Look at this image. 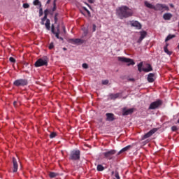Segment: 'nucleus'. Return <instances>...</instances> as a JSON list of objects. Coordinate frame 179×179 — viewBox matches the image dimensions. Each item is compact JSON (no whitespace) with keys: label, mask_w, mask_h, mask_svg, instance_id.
<instances>
[{"label":"nucleus","mask_w":179,"mask_h":179,"mask_svg":"<svg viewBox=\"0 0 179 179\" xmlns=\"http://www.w3.org/2000/svg\"><path fill=\"white\" fill-rule=\"evenodd\" d=\"M145 6H146V8H148L149 9H154L155 10V5L149 3L148 1H145L144 2Z\"/></svg>","instance_id":"nucleus-19"},{"label":"nucleus","mask_w":179,"mask_h":179,"mask_svg":"<svg viewBox=\"0 0 179 179\" xmlns=\"http://www.w3.org/2000/svg\"><path fill=\"white\" fill-rule=\"evenodd\" d=\"M49 177H50V178H54L57 177V173H55L54 172H50L49 173Z\"/></svg>","instance_id":"nucleus-27"},{"label":"nucleus","mask_w":179,"mask_h":179,"mask_svg":"<svg viewBox=\"0 0 179 179\" xmlns=\"http://www.w3.org/2000/svg\"><path fill=\"white\" fill-rule=\"evenodd\" d=\"M47 3H50V0H48V1H47Z\"/></svg>","instance_id":"nucleus-44"},{"label":"nucleus","mask_w":179,"mask_h":179,"mask_svg":"<svg viewBox=\"0 0 179 179\" xmlns=\"http://www.w3.org/2000/svg\"><path fill=\"white\" fill-rule=\"evenodd\" d=\"M85 4L87 5V6H88L89 8H90V6L89 4H87V3H85Z\"/></svg>","instance_id":"nucleus-43"},{"label":"nucleus","mask_w":179,"mask_h":179,"mask_svg":"<svg viewBox=\"0 0 179 179\" xmlns=\"http://www.w3.org/2000/svg\"><path fill=\"white\" fill-rule=\"evenodd\" d=\"M88 2H90V3H94V0H88Z\"/></svg>","instance_id":"nucleus-41"},{"label":"nucleus","mask_w":179,"mask_h":179,"mask_svg":"<svg viewBox=\"0 0 179 179\" xmlns=\"http://www.w3.org/2000/svg\"><path fill=\"white\" fill-rule=\"evenodd\" d=\"M132 113H134V108L127 109L124 108L122 110V115H129V114H132Z\"/></svg>","instance_id":"nucleus-16"},{"label":"nucleus","mask_w":179,"mask_h":179,"mask_svg":"<svg viewBox=\"0 0 179 179\" xmlns=\"http://www.w3.org/2000/svg\"><path fill=\"white\" fill-rule=\"evenodd\" d=\"M55 136H57V133H55V132H52L50 135V138H55Z\"/></svg>","instance_id":"nucleus-29"},{"label":"nucleus","mask_w":179,"mask_h":179,"mask_svg":"<svg viewBox=\"0 0 179 179\" xmlns=\"http://www.w3.org/2000/svg\"><path fill=\"white\" fill-rule=\"evenodd\" d=\"M64 50H66V48H64Z\"/></svg>","instance_id":"nucleus-49"},{"label":"nucleus","mask_w":179,"mask_h":179,"mask_svg":"<svg viewBox=\"0 0 179 179\" xmlns=\"http://www.w3.org/2000/svg\"><path fill=\"white\" fill-rule=\"evenodd\" d=\"M48 65V61L45 59H38L34 64L36 68H40V66H47Z\"/></svg>","instance_id":"nucleus-4"},{"label":"nucleus","mask_w":179,"mask_h":179,"mask_svg":"<svg viewBox=\"0 0 179 179\" xmlns=\"http://www.w3.org/2000/svg\"><path fill=\"white\" fill-rule=\"evenodd\" d=\"M117 153L115 150H110L105 152H103V156H104L105 159H108V160H111L113 159L114 155Z\"/></svg>","instance_id":"nucleus-6"},{"label":"nucleus","mask_w":179,"mask_h":179,"mask_svg":"<svg viewBox=\"0 0 179 179\" xmlns=\"http://www.w3.org/2000/svg\"><path fill=\"white\" fill-rule=\"evenodd\" d=\"M169 45H166L164 48V52H166V54H167L168 55H171L172 52L171 51H169V50L167 48V46Z\"/></svg>","instance_id":"nucleus-25"},{"label":"nucleus","mask_w":179,"mask_h":179,"mask_svg":"<svg viewBox=\"0 0 179 179\" xmlns=\"http://www.w3.org/2000/svg\"><path fill=\"white\" fill-rule=\"evenodd\" d=\"M154 10H160L164 12V10H169V6L165 4L157 3L155 6Z\"/></svg>","instance_id":"nucleus-7"},{"label":"nucleus","mask_w":179,"mask_h":179,"mask_svg":"<svg viewBox=\"0 0 179 179\" xmlns=\"http://www.w3.org/2000/svg\"><path fill=\"white\" fill-rule=\"evenodd\" d=\"M80 159V151L74 150L71 151L70 155V160H79Z\"/></svg>","instance_id":"nucleus-3"},{"label":"nucleus","mask_w":179,"mask_h":179,"mask_svg":"<svg viewBox=\"0 0 179 179\" xmlns=\"http://www.w3.org/2000/svg\"><path fill=\"white\" fill-rule=\"evenodd\" d=\"M142 66H143V62H140L138 64V69L140 72H141L142 71H143L144 72H150L153 71V69H152V66L149 64H147L146 67L143 69H142Z\"/></svg>","instance_id":"nucleus-2"},{"label":"nucleus","mask_w":179,"mask_h":179,"mask_svg":"<svg viewBox=\"0 0 179 179\" xmlns=\"http://www.w3.org/2000/svg\"><path fill=\"white\" fill-rule=\"evenodd\" d=\"M52 33H53V34L55 35V37H57V38H58L59 40H64V38L62 37H59V29L57 28V31L55 32V31H54V25L52 26Z\"/></svg>","instance_id":"nucleus-14"},{"label":"nucleus","mask_w":179,"mask_h":179,"mask_svg":"<svg viewBox=\"0 0 179 179\" xmlns=\"http://www.w3.org/2000/svg\"><path fill=\"white\" fill-rule=\"evenodd\" d=\"M84 10H85V11H87V13L89 15H90V11H89V10H87V8L86 7H84Z\"/></svg>","instance_id":"nucleus-38"},{"label":"nucleus","mask_w":179,"mask_h":179,"mask_svg":"<svg viewBox=\"0 0 179 179\" xmlns=\"http://www.w3.org/2000/svg\"><path fill=\"white\" fill-rule=\"evenodd\" d=\"M160 106H162V101L158 100V101H154L150 105L149 110H155V108H157Z\"/></svg>","instance_id":"nucleus-9"},{"label":"nucleus","mask_w":179,"mask_h":179,"mask_svg":"<svg viewBox=\"0 0 179 179\" xmlns=\"http://www.w3.org/2000/svg\"><path fill=\"white\" fill-rule=\"evenodd\" d=\"M14 106H16V101L14 102Z\"/></svg>","instance_id":"nucleus-45"},{"label":"nucleus","mask_w":179,"mask_h":179,"mask_svg":"<svg viewBox=\"0 0 179 179\" xmlns=\"http://www.w3.org/2000/svg\"><path fill=\"white\" fill-rule=\"evenodd\" d=\"M148 34L146 33V31H140V35H141V36H140V38H139V39H138V43H142V40H143V38H145V37H146V35H147Z\"/></svg>","instance_id":"nucleus-17"},{"label":"nucleus","mask_w":179,"mask_h":179,"mask_svg":"<svg viewBox=\"0 0 179 179\" xmlns=\"http://www.w3.org/2000/svg\"><path fill=\"white\" fill-rule=\"evenodd\" d=\"M103 170H104V166H103L102 165H98L97 166V171H103Z\"/></svg>","instance_id":"nucleus-28"},{"label":"nucleus","mask_w":179,"mask_h":179,"mask_svg":"<svg viewBox=\"0 0 179 179\" xmlns=\"http://www.w3.org/2000/svg\"><path fill=\"white\" fill-rule=\"evenodd\" d=\"M171 8H173V4H171Z\"/></svg>","instance_id":"nucleus-46"},{"label":"nucleus","mask_w":179,"mask_h":179,"mask_svg":"<svg viewBox=\"0 0 179 179\" xmlns=\"http://www.w3.org/2000/svg\"><path fill=\"white\" fill-rule=\"evenodd\" d=\"M96 24H93V25H92V31L93 32L96 31Z\"/></svg>","instance_id":"nucleus-34"},{"label":"nucleus","mask_w":179,"mask_h":179,"mask_svg":"<svg viewBox=\"0 0 179 179\" xmlns=\"http://www.w3.org/2000/svg\"><path fill=\"white\" fill-rule=\"evenodd\" d=\"M15 86H26L27 85V80L20 79L14 82Z\"/></svg>","instance_id":"nucleus-10"},{"label":"nucleus","mask_w":179,"mask_h":179,"mask_svg":"<svg viewBox=\"0 0 179 179\" xmlns=\"http://www.w3.org/2000/svg\"><path fill=\"white\" fill-rule=\"evenodd\" d=\"M172 131H177V127L173 126L171 127Z\"/></svg>","instance_id":"nucleus-39"},{"label":"nucleus","mask_w":179,"mask_h":179,"mask_svg":"<svg viewBox=\"0 0 179 179\" xmlns=\"http://www.w3.org/2000/svg\"><path fill=\"white\" fill-rule=\"evenodd\" d=\"M57 10V6H55V1H54V7L52 8V12H55V10Z\"/></svg>","instance_id":"nucleus-35"},{"label":"nucleus","mask_w":179,"mask_h":179,"mask_svg":"<svg viewBox=\"0 0 179 179\" xmlns=\"http://www.w3.org/2000/svg\"><path fill=\"white\" fill-rule=\"evenodd\" d=\"M39 15H40V16H41V15H43V8L41 7L39 8Z\"/></svg>","instance_id":"nucleus-37"},{"label":"nucleus","mask_w":179,"mask_h":179,"mask_svg":"<svg viewBox=\"0 0 179 179\" xmlns=\"http://www.w3.org/2000/svg\"><path fill=\"white\" fill-rule=\"evenodd\" d=\"M118 61L120 62H125L127 64L128 66L130 65H135V62H134V59L124 57H117Z\"/></svg>","instance_id":"nucleus-5"},{"label":"nucleus","mask_w":179,"mask_h":179,"mask_svg":"<svg viewBox=\"0 0 179 179\" xmlns=\"http://www.w3.org/2000/svg\"><path fill=\"white\" fill-rule=\"evenodd\" d=\"M131 26L132 27H136L137 30H141L142 29V24H141V23H139L138 21L131 22Z\"/></svg>","instance_id":"nucleus-11"},{"label":"nucleus","mask_w":179,"mask_h":179,"mask_svg":"<svg viewBox=\"0 0 179 179\" xmlns=\"http://www.w3.org/2000/svg\"><path fill=\"white\" fill-rule=\"evenodd\" d=\"M115 176L116 178L120 179V175L118 174V173H116Z\"/></svg>","instance_id":"nucleus-40"},{"label":"nucleus","mask_w":179,"mask_h":179,"mask_svg":"<svg viewBox=\"0 0 179 179\" xmlns=\"http://www.w3.org/2000/svg\"><path fill=\"white\" fill-rule=\"evenodd\" d=\"M52 48H54V43H51L49 45V49L50 50H52Z\"/></svg>","instance_id":"nucleus-33"},{"label":"nucleus","mask_w":179,"mask_h":179,"mask_svg":"<svg viewBox=\"0 0 179 179\" xmlns=\"http://www.w3.org/2000/svg\"><path fill=\"white\" fill-rule=\"evenodd\" d=\"M83 68L84 69H87V68H89V65H87V64H86V63H84V64H83Z\"/></svg>","instance_id":"nucleus-31"},{"label":"nucleus","mask_w":179,"mask_h":179,"mask_svg":"<svg viewBox=\"0 0 179 179\" xmlns=\"http://www.w3.org/2000/svg\"><path fill=\"white\" fill-rule=\"evenodd\" d=\"M130 80H134V79H131Z\"/></svg>","instance_id":"nucleus-50"},{"label":"nucleus","mask_w":179,"mask_h":179,"mask_svg":"<svg viewBox=\"0 0 179 179\" xmlns=\"http://www.w3.org/2000/svg\"><path fill=\"white\" fill-rule=\"evenodd\" d=\"M157 131V129H151L149 132L143 136V139H147V138H150V136H152V135H153V134H155Z\"/></svg>","instance_id":"nucleus-12"},{"label":"nucleus","mask_w":179,"mask_h":179,"mask_svg":"<svg viewBox=\"0 0 179 179\" xmlns=\"http://www.w3.org/2000/svg\"><path fill=\"white\" fill-rule=\"evenodd\" d=\"M23 8L24 9H27L28 8H30V6L29 5V3H25L23 4Z\"/></svg>","instance_id":"nucleus-30"},{"label":"nucleus","mask_w":179,"mask_h":179,"mask_svg":"<svg viewBox=\"0 0 179 179\" xmlns=\"http://www.w3.org/2000/svg\"><path fill=\"white\" fill-rule=\"evenodd\" d=\"M57 14H55V22H57Z\"/></svg>","instance_id":"nucleus-42"},{"label":"nucleus","mask_w":179,"mask_h":179,"mask_svg":"<svg viewBox=\"0 0 179 179\" xmlns=\"http://www.w3.org/2000/svg\"><path fill=\"white\" fill-rule=\"evenodd\" d=\"M163 17L164 20H170V19L173 17V15L171 13H165L164 14Z\"/></svg>","instance_id":"nucleus-22"},{"label":"nucleus","mask_w":179,"mask_h":179,"mask_svg":"<svg viewBox=\"0 0 179 179\" xmlns=\"http://www.w3.org/2000/svg\"><path fill=\"white\" fill-rule=\"evenodd\" d=\"M118 97H120V93L109 94V98L110 100H115V99H118Z\"/></svg>","instance_id":"nucleus-20"},{"label":"nucleus","mask_w":179,"mask_h":179,"mask_svg":"<svg viewBox=\"0 0 179 179\" xmlns=\"http://www.w3.org/2000/svg\"><path fill=\"white\" fill-rule=\"evenodd\" d=\"M174 37H176V35H169L165 39V41L167 42L169 40H171V38H174Z\"/></svg>","instance_id":"nucleus-26"},{"label":"nucleus","mask_w":179,"mask_h":179,"mask_svg":"<svg viewBox=\"0 0 179 179\" xmlns=\"http://www.w3.org/2000/svg\"><path fill=\"white\" fill-rule=\"evenodd\" d=\"M102 85H108V80H102Z\"/></svg>","instance_id":"nucleus-32"},{"label":"nucleus","mask_w":179,"mask_h":179,"mask_svg":"<svg viewBox=\"0 0 179 179\" xmlns=\"http://www.w3.org/2000/svg\"><path fill=\"white\" fill-rule=\"evenodd\" d=\"M9 61H10L11 62H16V60L13 57H10Z\"/></svg>","instance_id":"nucleus-36"},{"label":"nucleus","mask_w":179,"mask_h":179,"mask_svg":"<svg viewBox=\"0 0 179 179\" xmlns=\"http://www.w3.org/2000/svg\"><path fill=\"white\" fill-rule=\"evenodd\" d=\"M13 173H16L17 171V168L19 165L17 164V161H16L15 158H13Z\"/></svg>","instance_id":"nucleus-18"},{"label":"nucleus","mask_w":179,"mask_h":179,"mask_svg":"<svg viewBox=\"0 0 179 179\" xmlns=\"http://www.w3.org/2000/svg\"><path fill=\"white\" fill-rule=\"evenodd\" d=\"M178 124H179V119L178 120Z\"/></svg>","instance_id":"nucleus-47"},{"label":"nucleus","mask_w":179,"mask_h":179,"mask_svg":"<svg viewBox=\"0 0 179 179\" xmlns=\"http://www.w3.org/2000/svg\"><path fill=\"white\" fill-rule=\"evenodd\" d=\"M106 120L107 121H114V114L113 113H106Z\"/></svg>","instance_id":"nucleus-21"},{"label":"nucleus","mask_w":179,"mask_h":179,"mask_svg":"<svg viewBox=\"0 0 179 179\" xmlns=\"http://www.w3.org/2000/svg\"><path fill=\"white\" fill-rule=\"evenodd\" d=\"M156 79V77L155 76V73H150L148 76V81L150 83H153L155 82V80Z\"/></svg>","instance_id":"nucleus-15"},{"label":"nucleus","mask_w":179,"mask_h":179,"mask_svg":"<svg viewBox=\"0 0 179 179\" xmlns=\"http://www.w3.org/2000/svg\"><path fill=\"white\" fill-rule=\"evenodd\" d=\"M70 43L73 44H83L84 41L80 38H71L70 39Z\"/></svg>","instance_id":"nucleus-13"},{"label":"nucleus","mask_w":179,"mask_h":179,"mask_svg":"<svg viewBox=\"0 0 179 179\" xmlns=\"http://www.w3.org/2000/svg\"><path fill=\"white\" fill-rule=\"evenodd\" d=\"M116 13L120 19H124V17H129V16H132L134 13L132 12V10L129 9L127 6H122L117 8Z\"/></svg>","instance_id":"nucleus-1"},{"label":"nucleus","mask_w":179,"mask_h":179,"mask_svg":"<svg viewBox=\"0 0 179 179\" xmlns=\"http://www.w3.org/2000/svg\"><path fill=\"white\" fill-rule=\"evenodd\" d=\"M129 149H131V145H127V146L124 147V148H122V149L117 153V155H121V153H124V152H127V151L129 150Z\"/></svg>","instance_id":"nucleus-23"},{"label":"nucleus","mask_w":179,"mask_h":179,"mask_svg":"<svg viewBox=\"0 0 179 179\" xmlns=\"http://www.w3.org/2000/svg\"><path fill=\"white\" fill-rule=\"evenodd\" d=\"M64 31H65V28H64Z\"/></svg>","instance_id":"nucleus-48"},{"label":"nucleus","mask_w":179,"mask_h":179,"mask_svg":"<svg viewBox=\"0 0 179 179\" xmlns=\"http://www.w3.org/2000/svg\"><path fill=\"white\" fill-rule=\"evenodd\" d=\"M41 24H45L47 30H50L51 22L50 20L47 19V14H45L44 17L41 20Z\"/></svg>","instance_id":"nucleus-8"},{"label":"nucleus","mask_w":179,"mask_h":179,"mask_svg":"<svg viewBox=\"0 0 179 179\" xmlns=\"http://www.w3.org/2000/svg\"><path fill=\"white\" fill-rule=\"evenodd\" d=\"M33 4L35 6H38L39 8H41V2L40 1V0L34 1Z\"/></svg>","instance_id":"nucleus-24"}]
</instances>
